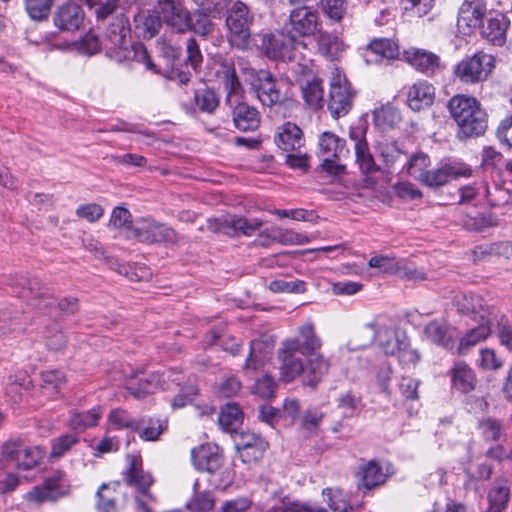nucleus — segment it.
Listing matches in <instances>:
<instances>
[{"label":"nucleus","mask_w":512,"mask_h":512,"mask_svg":"<svg viewBox=\"0 0 512 512\" xmlns=\"http://www.w3.org/2000/svg\"><path fill=\"white\" fill-rule=\"evenodd\" d=\"M245 80L256 93L262 105L278 107L290 110L297 106L295 86L284 78H275L274 75L264 69H244Z\"/></svg>","instance_id":"1"},{"label":"nucleus","mask_w":512,"mask_h":512,"mask_svg":"<svg viewBox=\"0 0 512 512\" xmlns=\"http://www.w3.org/2000/svg\"><path fill=\"white\" fill-rule=\"evenodd\" d=\"M129 21L123 15L115 18L106 30L104 50L106 55L118 63L136 61L143 63L147 69L154 70L155 65L141 42H131Z\"/></svg>","instance_id":"2"},{"label":"nucleus","mask_w":512,"mask_h":512,"mask_svg":"<svg viewBox=\"0 0 512 512\" xmlns=\"http://www.w3.org/2000/svg\"><path fill=\"white\" fill-rule=\"evenodd\" d=\"M447 108L458 126L459 138L476 137L485 132L487 115L475 98L455 95L449 100Z\"/></svg>","instance_id":"3"},{"label":"nucleus","mask_w":512,"mask_h":512,"mask_svg":"<svg viewBox=\"0 0 512 512\" xmlns=\"http://www.w3.org/2000/svg\"><path fill=\"white\" fill-rule=\"evenodd\" d=\"M224 11L229 44L239 50L248 49L255 20L253 11L241 0H226Z\"/></svg>","instance_id":"4"},{"label":"nucleus","mask_w":512,"mask_h":512,"mask_svg":"<svg viewBox=\"0 0 512 512\" xmlns=\"http://www.w3.org/2000/svg\"><path fill=\"white\" fill-rule=\"evenodd\" d=\"M183 376L181 372L174 370H165L161 373L152 372L140 377H131L126 382L127 390L137 399H142L147 395L154 393L156 389H172V386H180Z\"/></svg>","instance_id":"5"},{"label":"nucleus","mask_w":512,"mask_h":512,"mask_svg":"<svg viewBox=\"0 0 512 512\" xmlns=\"http://www.w3.org/2000/svg\"><path fill=\"white\" fill-rule=\"evenodd\" d=\"M126 237L144 244H174L178 240L174 229L149 217L135 220Z\"/></svg>","instance_id":"6"},{"label":"nucleus","mask_w":512,"mask_h":512,"mask_svg":"<svg viewBox=\"0 0 512 512\" xmlns=\"http://www.w3.org/2000/svg\"><path fill=\"white\" fill-rule=\"evenodd\" d=\"M12 286L19 297L24 298L36 310L46 312L56 303L49 289L42 286L37 278L20 275L14 279Z\"/></svg>","instance_id":"7"},{"label":"nucleus","mask_w":512,"mask_h":512,"mask_svg":"<svg viewBox=\"0 0 512 512\" xmlns=\"http://www.w3.org/2000/svg\"><path fill=\"white\" fill-rule=\"evenodd\" d=\"M318 154L322 158V168L331 175H340L345 166L337 162L341 158H345L349 154L346 148L345 140L336 134L325 131L319 137Z\"/></svg>","instance_id":"8"},{"label":"nucleus","mask_w":512,"mask_h":512,"mask_svg":"<svg viewBox=\"0 0 512 512\" xmlns=\"http://www.w3.org/2000/svg\"><path fill=\"white\" fill-rule=\"evenodd\" d=\"M354 92L351 84L338 68H334L330 78L328 109L333 118L337 119L349 113L352 108Z\"/></svg>","instance_id":"9"},{"label":"nucleus","mask_w":512,"mask_h":512,"mask_svg":"<svg viewBox=\"0 0 512 512\" xmlns=\"http://www.w3.org/2000/svg\"><path fill=\"white\" fill-rule=\"evenodd\" d=\"M322 22L316 9L302 5L290 11L287 32L295 37H310L320 32Z\"/></svg>","instance_id":"10"},{"label":"nucleus","mask_w":512,"mask_h":512,"mask_svg":"<svg viewBox=\"0 0 512 512\" xmlns=\"http://www.w3.org/2000/svg\"><path fill=\"white\" fill-rule=\"evenodd\" d=\"M493 68V57L484 52H477L459 62L455 75L465 83H476L487 77Z\"/></svg>","instance_id":"11"},{"label":"nucleus","mask_w":512,"mask_h":512,"mask_svg":"<svg viewBox=\"0 0 512 512\" xmlns=\"http://www.w3.org/2000/svg\"><path fill=\"white\" fill-rule=\"evenodd\" d=\"M262 224L259 219L248 220L239 215H225L221 218L208 220L207 226L214 233H223L230 236L238 234L251 236L261 228Z\"/></svg>","instance_id":"12"},{"label":"nucleus","mask_w":512,"mask_h":512,"mask_svg":"<svg viewBox=\"0 0 512 512\" xmlns=\"http://www.w3.org/2000/svg\"><path fill=\"white\" fill-rule=\"evenodd\" d=\"M364 332L369 334L368 343L359 345L357 348L366 347L374 340H377L379 347L386 355H395L402 345H406V340L408 339L404 333L396 332L386 326H377L373 322L365 325ZM353 349H356V347Z\"/></svg>","instance_id":"13"},{"label":"nucleus","mask_w":512,"mask_h":512,"mask_svg":"<svg viewBox=\"0 0 512 512\" xmlns=\"http://www.w3.org/2000/svg\"><path fill=\"white\" fill-rule=\"evenodd\" d=\"M472 175V169L469 165L460 161H448L442 164L440 167L428 170L421 182L423 185L430 188H438L444 186L452 179L459 177H470Z\"/></svg>","instance_id":"14"},{"label":"nucleus","mask_w":512,"mask_h":512,"mask_svg":"<svg viewBox=\"0 0 512 512\" xmlns=\"http://www.w3.org/2000/svg\"><path fill=\"white\" fill-rule=\"evenodd\" d=\"M367 126L359 123L351 126L349 138L354 142L356 162L364 174L378 171L380 168L375 163L366 140Z\"/></svg>","instance_id":"15"},{"label":"nucleus","mask_w":512,"mask_h":512,"mask_svg":"<svg viewBox=\"0 0 512 512\" xmlns=\"http://www.w3.org/2000/svg\"><path fill=\"white\" fill-rule=\"evenodd\" d=\"M487 7L484 0L464 1L458 11L457 27L464 35L481 28Z\"/></svg>","instance_id":"16"},{"label":"nucleus","mask_w":512,"mask_h":512,"mask_svg":"<svg viewBox=\"0 0 512 512\" xmlns=\"http://www.w3.org/2000/svg\"><path fill=\"white\" fill-rule=\"evenodd\" d=\"M297 347L296 342H283L278 351V358L281 362L280 376L287 383L294 381L297 377H301L303 383L304 362L295 356L298 352Z\"/></svg>","instance_id":"17"},{"label":"nucleus","mask_w":512,"mask_h":512,"mask_svg":"<svg viewBox=\"0 0 512 512\" xmlns=\"http://www.w3.org/2000/svg\"><path fill=\"white\" fill-rule=\"evenodd\" d=\"M67 493L68 485L66 484L65 475L61 472H56L53 476L47 478L42 485L34 487L27 494V498L36 503H43L46 501H56Z\"/></svg>","instance_id":"18"},{"label":"nucleus","mask_w":512,"mask_h":512,"mask_svg":"<svg viewBox=\"0 0 512 512\" xmlns=\"http://www.w3.org/2000/svg\"><path fill=\"white\" fill-rule=\"evenodd\" d=\"M155 12L158 14L161 24H166L178 33H181V30L186 27L185 20L188 17V9L180 1L158 0Z\"/></svg>","instance_id":"19"},{"label":"nucleus","mask_w":512,"mask_h":512,"mask_svg":"<svg viewBox=\"0 0 512 512\" xmlns=\"http://www.w3.org/2000/svg\"><path fill=\"white\" fill-rule=\"evenodd\" d=\"M264 48L269 58L281 61H291L295 58V45L301 44L291 34H273L264 38Z\"/></svg>","instance_id":"20"},{"label":"nucleus","mask_w":512,"mask_h":512,"mask_svg":"<svg viewBox=\"0 0 512 512\" xmlns=\"http://www.w3.org/2000/svg\"><path fill=\"white\" fill-rule=\"evenodd\" d=\"M243 462L250 463L260 459L268 447V443L261 436L252 432H241L234 439Z\"/></svg>","instance_id":"21"},{"label":"nucleus","mask_w":512,"mask_h":512,"mask_svg":"<svg viewBox=\"0 0 512 512\" xmlns=\"http://www.w3.org/2000/svg\"><path fill=\"white\" fill-rule=\"evenodd\" d=\"M304 363L303 385L316 389L323 378L328 374L331 362L321 353H313L306 356Z\"/></svg>","instance_id":"22"},{"label":"nucleus","mask_w":512,"mask_h":512,"mask_svg":"<svg viewBox=\"0 0 512 512\" xmlns=\"http://www.w3.org/2000/svg\"><path fill=\"white\" fill-rule=\"evenodd\" d=\"M453 304L459 313L469 315L477 321H484L487 318V310L493 307L486 305L481 296L473 293L457 294Z\"/></svg>","instance_id":"23"},{"label":"nucleus","mask_w":512,"mask_h":512,"mask_svg":"<svg viewBox=\"0 0 512 512\" xmlns=\"http://www.w3.org/2000/svg\"><path fill=\"white\" fill-rule=\"evenodd\" d=\"M479 324L466 331L459 339V343L455 346V353L458 355L467 354L474 346L485 341L492 334V321L487 318L484 321H478Z\"/></svg>","instance_id":"24"},{"label":"nucleus","mask_w":512,"mask_h":512,"mask_svg":"<svg viewBox=\"0 0 512 512\" xmlns=\"http://www.w3.org/2000/svg\"><path fill=\"white\" fill-rule=\"evenodd\" d=\"M53 21L56 27L63 31H74L80 28L84 21V11L76 3L61 5L54 14Z\"/></svg>","instance_id":"25"},{"label":"nucleus","mask_w":512,"mask_h":512,"mask_svg":"<svg viewBox=\"0 0 512 512\" xmlns=\"http://www.w3.org/2000/svg\"><path fill=\"white\" fill-rule=\"evenodd\" d=\"M510 25L508 17L500 12L489 13L486 25L481 26V35L494 45L501 46L506 41Z\"/></svg>","instance_id":"26"},{"label":"nucleus","mask_w":512,"mask_h":512,"mask_svg":"<svg viewBox=\"0 0 512 512\" xmlns=\"http://www.w3.org/2000/svg\"><path fill=\"white\" fill-rule=\"evenodd\" d=\"M192 462L200 471L216 472L222 465V455L217 446H200L191 451Z\"/></svg>","instance_id":"27"},{"label":"nucleus","mask_w":512,"mask_h":512,"mask_svg":"<svg viewBox=\"0 0 512 512\" xmlns=\"http://www.w3.org/2000/svg\"><path fill=\"white\" fill-rule=\"evenodd\" d=\"M435 98V88L427 81L415 82L407 92V105L413 111H421L432 105Z\"/></svg>","instance_id":"28"},{"label":"nucleus","mask_w":512,"mask_h":512,"mask_svg":"<svg viewBox=\"0 0 512 512\" xmlns=\"http://www.w3.org/2000/svg\"><path fill=\"white\" fill-rule=\"evenodd\" d=\"M127 460L129 464L125 477L127 484L134 486L138 494L150 493L149 488L153 484V478L143 471L141 459L138 456L129 455Z\"/></svg>","instance_id":"29"},{"label":"nucleus","mask_w":512,"mask_h":512,"mask_svg":"<svg viewBox=\"0 0 512 512\" xmlns=\"http://www.w3.org/2000/svg\"><path fill=\"white\" fill-rule=\"evenodd\" d=\"M274 140L277 146L284 151L299 149L305 142L302 130L291 122H286L278 127Z\"/></svg>","instance_id":"30"},{"label":"nucleus","mask_w":512,"mask_h":512,"mask_svg":"<svg viewBox=\"0 0 512 512\" xmlns=\"http://www.w3.org/2000/svg\"><path fill=\"white\" fill-rule=\"evenodd\" d=\"M210 14L216 13L210 12L207 9L201 7L194 10L193 12L188 10V17L185 20L186 27L181 30V33L190 31L201 37H207L211 35L215 24L210 19Z\"/></svg>","instance_id":"31"},{"label":"nucleus","mask_w":512,"mask_h":512,"mask_svg":"<svg viewBox=\"0 0 512 512\" xmlns=\"http://www.w3.org/2000/svg\"><path fill=\"white\" fill-rule=\"evenodd\" d=\"M135 33L143 39L153 38L162 27L161 20L154 10H139L133 18Z\"/></svg>","instance_id":"32"},{"label":"nucleus","mask_w":512,"mask_h":512,"mask_svg":"<svg viewBox=\"0 0 512 512\" xmlns=\"http://www.w3.org/2000/svg\"><path fill=\"white\" fill-rule=\"evenodd\" d=\"M316 43L319 53L331 61L339 59L346 49V45L339 36L322 31V28L317 32Z\"/></svg>","instance_id":"33"},{"label":"nucleus","mask_w":512,"mask_h":512,"mask_svg":"<svg viewBox=\"0 0 512 512\" xmlns=\"http://www.w3.org/2000/svg\"><path fill=\"white\" fill-rule=\"evenodd\" d=\"M284 342H296L297 351L304 356L316 353L322 346L321 339L316 335L311 323H306L299 328L298 337L286 339Z\"/></svg>","instance_id":"34"},{"label":"nucleus","mask_w":512,"mask_h":512,"mask_svg":"<svg viewBox=\"0 0 512 512\" xmlns=\"http://www.w3.org/2000/svg\"><path fill=\"white\" fill-rule=\"evenodd\" d=\"M233 122L240 131H254L259 127L260 115L255 108L246 103H238L233 108Z\"/></svg>","instance_id":"35"},{"label":"nucleus","mask_w":512,"mask_h":512,"mask_svg":"<svg viewBox=\"0 0 512 512\" xmlns=\"http://www.w3.org/2000/svg\"><path fill=\"white\" fill-rule=\"evenodd\" d=\"M221 78L224 89L226 91V103L231 107L242 103L243 89L237 77L235 68L231 65H223L221 70Z\"/></svg>","instance_id":"36"},{"label":"nucleus","mask_w":512,"mask_h":512,"mask_svg":"<svg viewBox=\"0 0 512 512\" xmlns=\"http://www.w3.org/2000/svg\"><path fill=\"white\" fill-rule=\"evenodd\" d=\"M451 379L453 387L461 393L473 391L477 383L474 371L463 361L454 364Z\"/></svg>","instance_id":"37"},{"label":"nucleus","mask_w":512,"mask_h":512,"mask_svg":"<svg viewBox=\"0 0 512 512\" xmlns=\"http://www.w3.org/2000/svg\"><path fill=\"white\" fill-rule=\"evenodd\" d=\"M426 337L433 343L442 346L447 350L455 349V342L453 339L452 330L443 322L434 320L430 322L424 329Z\"/></svg>","instance_id":"38"},{"label":"nucleus","mask_w":512,"mask_h":512,"mask_svg":"<svg viewBox=\"0 0 512 512\" xmlns=\"http://www.w3.org/2000/svg\"><path fill=\"white\" fill-rule=\"evenodd\" d=\"M273 345L261 339H256L250 343V352L246 359L244 368L248 371H256L264 365L272 353Z\"/></svg>","instance_id":"39"},{"label":"nucleus","mask_w":512,"mask_h":512,"mask_svg":"<svg viewBox=\"0 0 512 512\" xmlns=\"http://www.w3.org/2000/svg\"><path fill=\"white\" fill-rule=\"evenodd\" d=\"M488 509L486 512H502L510 499V486L506 480L495 481L488 492Z\"/></svg>","instance_id":"40"},{"label":"nucleus","mask_w":512,"mask_h":512,"mask_svg":"<svg viewBox=\"0 0 512 512\" xmlns=\"http://www.w3.org/2000/svg\"><path fill=\"white\" fill-rule=\"evenodd\" d=\"M102 415L103 408L101 406L93 407L88 411L71 412L68 425L71 429L82 432L96 426Z\"/></svg>","instance_id":"41"},{"label":"nucleus","mask_w":512,"mask_h":512,"mask_svg":"<svg viewBox=\"0 0 512 512\" xmlns=\"http://www.w3.org/2000/svg\"><path fill=\"white\" fill-rule=\"evenodd\" d=\"M488 315L492 321V327H498L500 344L512 352V326L509 324L507 316L497 307L490 308Z\"/></svg>","instance_id":"42"},{"label":"nucleus","mask_w":512,"mask_h":512,"mask_svg":"<svg viewBox=\"0 0 512 512\" xmlns=\"http://www.w3.org/2000/svg\"><path fill=\"white\" fill-rule=\"evenodd\" d=\"M406 59L413 67L423 73H433L439 66L438 56L425 50L407 51Z\"/></svg>","instance_id":"43"},{"label":"nucleus","mask_w":512,"mask_h":512,"mask_svg":"<svg viewBox=\"0 0 512 512\" xmlns=\"http://www.w3.org/2000/svg\"><path fill=\"white\" fill-rule=\"evenodd\" d=\"M242 421L243 413L237 404L228 403L221 409L218 423L225 432H235Z\"/></svg>","instance_id":"44"},{"label":"nucleus","mask_w":512,"mask_h":512,"mask_svg":"<svg viewBox=\"0 0 512 512\" xmlns=\"http://www.w3.org/2000/svg\"><path fill=\"white\" fill-rule=\"evenodd\" d=\"M476 428L485 441L497 442L504 433L502 421L491 416L479 419Z\"/></svg>","instance_id":"45"},{"label":"nucleus","mask_w":512,"mask_h":512,"mask_svg":"<svg viewBox=\"0 0 512 512\" xmlns=\"http://www.w3.org/2000/svg\"><path fill=\"white\" fill-rule=\"evenodd\" d=\"M141 423L139 436L145 441H156L160 435L167 430V420L160 418H141L138 419Z\"/></svg>","instance_id":"46"},{"label":"nucleus","mask_w":512,"mask_h":512,"mask_svg":"<svg viewBox=\"0 0 512 512\" xmlns=\"http://www.w3.org/2000/svg\"><path fill=\"white\" fill-rule=\"evenodd\" d=\"M199 483L194 482L193 489L194 494L191 499L187 502L186 507L192 512H209L213 509L215 499L210 491H197Z\"/></svg>","instance_id":"47"},{"label":"nucleus","mask_w":512,"mask_h":512,"mask_svg":"<svg viewBox=\"0 0 512 512\" xmlns=\"http://www.w3.org/2000/svg\"><path fill=\"white\" fill-rule=\"evenodd\" d=\"M118 483L102 484L96 493L97 509L99 512H115L116 510V497L115 489Z\"/></svg>","instance_id":"48"},{"label":"nucleus","mask_w":512,"mask_h":512,"mask_svg":"<svg viewBox=\"0 0 512 512\" xmlns=\"http://www.w3.org/2000/svg\"><path fill=\"white\" fill-rule=\"evenodd\" d=\"M361 482L366 489H371L385 481L381 466L375 462H368L359 472Z\"/></svg>","instance_id":"49"},{"label":"nucleus","mask_w":512,"mask_h":512,"mask_svg":"<svg viewBox=\"0 0 512 512\" xmlns=\"http://www.w3.org/2000/svg\"><path fill=\"white\" fill-rule=\"evenodd\" d=\"M368 265L370 268L378 269L381 274L397 275L401 266V259L389 255H375L373 256Z\"/></svg>","instance_id":"50"},{"label":"nucleus","mask_w":512,"mask_h":512,"mask_svg":"<svg viewBox=\"0 0 512 512\" xmlns=\"http://www.w3.org/2000/svg\"><path fill=\"white\" fill-rule=\"evenodd\" d=\"M368 50L386 59H395L399 55L398 44L387 38L372 40L368 45Z\"/></svg>","instance_id":"51"},{"label":"nucleus","mask_w":512,"mask_h":512,"mask_svg":"<svg viewBox=\"0 0 512 512\" xmlns=\"http://www.w3.org/2000/svg\"><path fill=\"white\" fill-rule=\"evenodd\" d=\"M302 95L308 105L312 107L321 106L324 95L322 80L313 77L311 81H307L306 84L302 86Z\"/></svg>","instance_id":"52"},{"label":"nucleus","mask_w":512,"mask_h":512,"mask_svg":"<svg viewBox=\"0 0 512 512\" xmlns=\"http://www.w3.org/2000/svg\"><path fill=\"white\" fill-rule=\"evenodd\" d=\"M44 455V451L39 446H29L23 442L18 468L30 470L39 464Z\"/></svg>","instance_id":"53"},{"label":"nucleus","mask_w":512,"mask_h":512,"mask_svg":"<svg viewBox=\"0 0 512 512\" xmlns=\"http://www.w3.org/2000/svg\"><path fill=\"white\" fill-rule=\"evenodd\" d=\"M323 14L334 23H339L347 12L346 0H320L319 1Z\"/></svg>","instance_id":"54"},{"label":"nucleus","mask_w":512,"mask_h":512,"mask_svg":"<svg viewBox=\"0 0 512 512\" xmlns=\"http://www.w3.org/2000/svg\"><path fill=\"white\" fill-rule=\"evenodd\" d=\"M405 166L408 174L421 182L423 175L427 173V168L430 166V159L428 155L422 152L415 153L407 160Z\"/></svg>","instance_id":"55"},{"label":"nucleus","mask_w":512,"mask_h":512,"mask_svg":"<svg viewBox=\"0 0 512 512\" xmlns=\"http://www.w3.org/2000/svg\"><path fill=\"white\" fill-rule=\"evenodd\" d=\"M108 421L119 429L126 428L135 431L141 428L140 421L132 418L127 411L122 409L112 410L108 415Z\"/></svg>","instance_id":"56"},{"label":"nucleus","mask_w":512,"mask_h":512,"mask_svg":"<svg viewBox=\"0 0 512 512\" xmlns=\"http://www.w3.org/2000/svg\"><path fill=\"white\" fill-rule=\"evenodd\" d=\"M120 0H87L89 9L97 20H105L119 8Z\"/></svg>","instance_id":"57"},{"label":"nucleus","mask_w":512,"mask_h":512,"mask_svg":"<svg viewBox=\"0 0 512 512\" xmlns=\"http://www.w3.org/2000/svg\"><path fill=\"white\" fill-rule=\"evenodd\" d=\"M53 1L24 0L26 12L33 20H43L49 15Z\"/></svg>","instance_id":"58"},{"label":"nucleus","mask_w":512,"mask_h":512,"mask_svg":"<svg viewBox=\"0 0 512 512\" xmlns=\"http://www.w3.org/2000/svg\"><path fill=\"white\" fill-rule=\"evenodd\" d=\"M194 99L199 109L207 113H212L219 105L216 93L210 89L197 90Z\"/></svg>","instance_id":"59"},{"label":"nucleus","mask_w":512,"mask_h":512,"mask_svg":"<svg viewBox=\"0 0 512 512\" xmlns=\"http://www.w3.org/2000/svg\"><path fill=\"white\" fill-rule=\"evenodd\" d=\"M23 441L10 440L2 446L1 460L18 468L20 458V450H22Z\"/></svg>","instance_id":"60"},{"label":"nucleus","mask_w":512,"mask_h":512,"mask_svg":"<svg viewBox=\"0 0 512 512\" xmlns=\"http://www.w3.org/2000/svg\"><path fill=\"white\" fill-rule=\"evenodd\" d=\"M78 443V437L75 434H64L52 440L51 457L59 458L68 452Z\"/></svg>","instance_id":"61"},{"label":"nucleus","mask_w":512,"mask_h":512,"mask_svg":"<svg viewBox=\"0 0 512 512\" xmlns=\"http://www.w3.org/2000/svg\"><path fill=\"white\" fill-rule=\"evenodd\" d=\"M43 388H51L59 392L66 384V377L61 370H46L40 374Z\"/></svg>","instance_id":"62"},{"label":"nucleus","mask_w":512,"mask_h":512,"mask_svg":"<svg viewBox=\"0 0 512 512\" xmlns=\"http://www.w3.org/2000/svg\"><path fill=\"white\" fill-rule=\"evenodd\" d=\"M327 496V504L334 512H351L352 507L345 499L342 491L326 489L323 492Z\"/></svg>","instance_id":"63"},{"label":"nucleus","mask_w":512,"mask_h":512,"mask_svg":"<svg viewBox=\"0 0 512 512\" xmlns=\"http://www.w3.org/2000/svg\"><path fill=\"white\" fill-rule=\"evenodd\" d=\"M276 390V383L269 375H263L258 378L253 386V393L263 399H270L274 397Z\"/></svg>","instance_id":"64"}]
</instances>
